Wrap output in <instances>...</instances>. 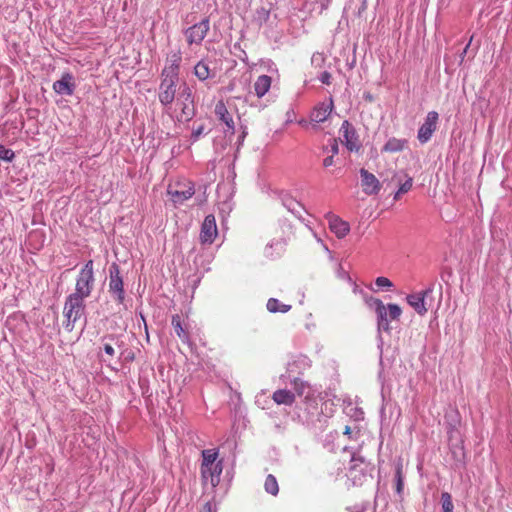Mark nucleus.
<instances>
[{
    "mask_svg": "<svg viewBox=\"0 0 512 512\" xmlns=\"http://www.w3.org/2000/svg\"><path fill=\"white\" fill-rule=\"evenodd\" d=\"M272 78L268 75L259 76L254 83V91L258 98H262L271 88Z\"/></svg>",
    "mask_w": 512,
    "mask_h": 512,
    "instance_id": "a211bd4d",
    "label": "nucleus"
},
{
    "mask_svg": "<svg viewBox=\"0 0 512 512\" xmlns=\"http://www.w3.org/2000/svg\"><path fill=\"white\" fill-rule=\"evenodd\" d=\"M345 434H350L351 433V429L349 426H346L345 427V431H344Z\"/></svg>",
    "mask_w": 512,
    "mask_h": 512,
    "instance_id": "37998d69",
    "label": "nucleus"
},
{
    "mask_svg": "<svg viewBox=\"0 0 512 512\" xmlns=\"http://www.w3.org/2000/svg\"><path fill=\"white\" fill-rule=\"evenodd\" d=\"M14 157V152L10 149H6L0 146V158L3 160L11 161Z\"/></svg>",
    "mask_w": 512,
    "mask_h": 512,
    "instance_id": "473e14b6",
    "label": "nucleus"
},
{
    "mask_svg": "<svg viewBox=\"0 0 512 512\" xmlns=\"http://www.w3.org/2000/svg\"><path fill=\"white\" fill-rule=\"evenodd\" d=\"M320 81L323 84L329 85L331 83V74L329 72H327V71H324L321 74Z\"/></svg>",
    "mask_w": 512,
    "mask_h": 512,
    "instance_id": "f704fd0d",
    "label": "nucleus"
},
{
    "mask_svg": "<svg viewBox=\"0 0 512 512\" xmlns=\"http://www.w3.org/2000/svg\"><path fill=\"white\" fill-rule=\"evenodd\" d=\"M405 176H406L405 182L400 184V186H399L400 193H404V194L409 192L413 186V178L407 174H405Z\"/></svg>",
    "mask_w": 512,
    "mask_h": 512,
    "instance_id": "7c9ffc66",
    "label": "nucleus"
},
{
    "mask_svg": "<svg viewBox=\"0 0 512 512\" xmlns=\"http://www.w3.org/2000/svg\"><path fill=\"white\" fill-rule=\"evenodd\" d=\"M94 281L93 261L89 260L79 272L76 279L75 291L72 295L82 299L89 297L94 287Z\"/></svg>",
    "mask_w": 512,
    "mask_h": 512,
    "instance_id": "20e7f679",
    "label": "nucleus"
},
{
    "mask_svg": "<svg viewBox=\"0 0 512 512\" xmlns=\"http://www.w3.org/2000/svg\"><path fill=\"white\" fill-rule=\"evenodd\" d=\"M205 127L204 125H199L192 131V139L194 141L198 140L199 137L204 133Z\"/></svg>",
    "mask_w": 512,
    "mask_h": 512,
    "instance_id": "72a5a7b5",
    "label": "nucleus"
},
{
    "mask_svg": "<svg viewBox=\"0 0 512 512\" xmlns=\"http://www.w3.org/2000/svg\"><path fill=\"white\" fill-rule=\"evenodd\" d=\"M317 59L323 60V58L321 57V55H319L318 57L313 56V58H312V62H314V61H315V60H317Z\"/></svg>",
    "mask_w": 512,
    "mask_h": 512,
    "instance_id": "c03bdc74",
    "label": "nucleus"
},
{
    "mask_svg": "<svg viewBox=\"0 0 512 512\" xmlns=\"http://www.w3.org/2000/svg\"><path fill=\"white\" fill-rule=\"evenodd\" d=\"M292 385L298 396L304 395V393L310 388L309 383L300 378H294Z\"/></svg>",
    "mask_w": 512,
    "mask_h": 512,
    "instance_id": "cd10ccee",
    "label": "nucleus"
},
{
    "mask_svg": "<svg viewBox=\"0 0 512 512\" xmlns=\"http://www.w3.org/2000/svg\"><path fill=\"white\" fill-rule=\"evenodd\" d=\"M104 351L107 355L113 357L114 354H115V351H114V348L112 347V345L110 344H105L104 345Z\"/></svg>",
    "mask_w": 512,
    "mask_h": 512,
    "instance_id": "e433bc0d",
    "label": "nucleus"
},
{
    "mask_svg": "<svg viewBox=\"0 0 512 512\" xmlns=\"http://www.w3.org/2000/svg\"><path fill=\"white\" fill-rule=\"evenodd\" d=\"M53 89L60 95H72L75 89L74 78L70 73H65L60 80L53 84Z\"/></svg>",
    "mask_w": 512,
    "mask_h": 512,
    "instance_id": "2eb2a0df",
    "label": "nucleus"
},
{
    "mask_svg": "<svg viewBox=\"0 0 512 512\" xmlns=\"http://www.w3.org/2000/svg\"><path fill=\"white\" fill-rule=\"evenodd\" d=\"M371 305L375 307L378 330L389 333L391 331L390 322L399 320L402 314L401 307L393 303L384 305L380 299H372Z\"/></svg>",
    "mask_w": 512,
    "mask_h": 512,
    "instance_id": "f03ea898",
    "label": "nucleus"
},
{
    "mask_svg": "<svg viewBox=\"0 0 512 512\" xmlns=\"http://www.w3.org/2000/svg\"><path fill=\"white\" fill-rule=\"evenodd\" d=\"M43 235L41 232L39 231H32L30 234H29V240L32 241L34 238H42Z\"/></svg>",
    "mask_w": 512,
    "mask_h": 512,
    "instance_id": "4c0bfd02",
    "label": "nucleus"
},
{
    "mask_svg": "<svg viewBox=\"0 0 512 512\" xmlns=\"http://www.w3.org/2000/svg\"><path fill=\"white\" fill-rule=\"evenodd\" d=\"M209 20L203 19L201 22L194 24L185 31L186 40L189 45L201 44L209 32Z\"/></svg>",
    "mask_w": 512,
    "mask_h": 512,
    "instance_id": "6e6552de",
    "label": "nucleus"
},
{
    "mask_svg": "<svg viewBox=\"0 0 512 512\" xmlns=\"http://www.w3.org/2000/svg\"><path fill=\"white\" fill-rule=\"evenodd\" d=\"M272 399L279 405H292L295 402V394L286 389H279L273 393Z\"/></svg>",
    "mask_w": 512,
    "mask_h": 512,
    "instance_id": "aec40b11",
    "label": "nucleus"
},
{
    "mask_svg": "<svg viewBox=\"0 0 512 512\" xmlns=\"http://www.w3.org/2000/svg\"><path fill=\"white\" fill-rule=\"evenodd\" d=\"M334 108L333 99L329 98L315 105L310 113V120L313 123H322L328 119Z\"/></svg>",
    "mask_w": 512,
    "mask_h": 512,
    "instance_id": "9b49d317",
    "label": "nucleus"
},
{
    "mask_svg": "<svg viewBox=\"0 0 512 512\" xmlns=\"http://www.w3.org/2000/svg\"><path fill=\"white\" fill-rule=\"evenodd\" d=\"M222 473V462L218 461L217 464L211 467L201 468V476L204 482H210L215 487L220 481V475Z\"/></svg>",
    "mask_w": 512,
    "mask_h": 512,
    "instance_id": "dca6fc26",
    "label": "nucleus"
},
{
    "mask_svg": "<svg viewBox=\"0 0 512 512\" xmlns=\"http://www.w3.org/2000/svg\"><path fill=\"white\" fill-rule=\"evenodd\" d=\"M182 56L180 51L169 54L160 75L158 99L164 107H170L176 98Z\"/></svg>",
    "mask_w": 512,
    "mask_h": 512,
    "instance_id": "f257e3e1",
    "label": "nucleus"
},
{
    "mask_svg": "<svg viewBox=\"0 0 512 512\" xmlns=\"http://www.w3.org/2000/svg\"><path fill=\"white\" fill-rule=\"evenodd\" d=\"M395 476H396V491H397L398 494H401L402 491H403V486H404L403 473H402V465L401 464L397 465Z\"/></svg>",
    "mask_w": 512,
    "mask_h": 512,
    "instance_id": "c756f323",
    "label": "nucleus"
},
{
    "mask_svg": "<svg viewBox=\"0 0 512 512\" xmlns=\"http://www.w3.org/2000/svg\"><path fill=\"white\" fill-rule=\"evenodd\" d=\"M264 488H265V491L269 494H271L272 496H277L278 493H279V485H278V481L277 479L275 478L274 475L272 474H269L266 479H265V482H264Z\"/></svg>",
    "mask_w": 512,
    "mask_h": 512,
    "instance_id": "393cba45",
    "label": "nucleus"
},
{
    "mask_svg": "<svg viewBox=\"0 0 512 512\" xmlns=\"http://www.w3.org/2000/svg\"><path fill=\"white\" fill-rule=\"evenodd\" d=\"M214 113L217 119L225 124V132L233 135L235 132V123L231 113L228 111L226 104L222 100L216 103Z\"/></svg>",
    "mask_w": 512,
    "mask_h": 512,
    "instance_id": "f8f14e48",
    "label": "nucleus"
},
{
    "mask_svg": "<svg viewBox=\"0 0 512 512\" xmlns=\"http://www.w3.org/2000/svg\"><path fill=\"white\" fill-rule=\"evenodd\" d=\"M194 74L200 81L208 79L210 76L208 64L204 61H199L194 67Z\"/></svg>",
    "mask_w": 512,
    "mask_h": 512,
    "instance_id": "a878e982",
    "label": "nucleus"
},
{
    "mask_svg": "<svg viewBox=\"0 0 512 512\" xmlns=\"http://www.w3.org/2000/svg\"><path fill=\"white\" fill-rule=\"evenodd\" d=\"M375 284L379 288H387V289H390L393 286V283L388 278L383 277V276L377 277L375 280Z\"/></svg>",
    "mask_w": 512,
    "mask_h": 512,
    "instance_id": "2f4dec72",
    "label": "nucleus"
},
{
    "mask_svg": "<svg viewBox=\"0 0 512 512\" xmlns=\"http://www.w3.org/2000/svg\"><path fill=\"white\" fill-rule=\"evenodd\" d=\"M218 235V229L214 215H207L201 225L200 242L201 244H212Z\"/></svg>",
    "mask_w": 512,
    "mask_h": 512,
    "instance_id": "1a4fd4ad",
    "label": "nucleus"
},
{
    "mask_svg": "<svg viewBox=\"0 0 512 512\" xmlns=\"http://www.w3.org/2000/svg\"><path fill=\"white\" fill-rule=\"evenodd\" d=\"M167 193L175 205H181L194 195L195 188L190 181H177L168 186Z\"/></svg>",
    "mask_w": 512,
    "mask_h": 512,
    "instance_id": "423d86ee",
    "label": "nucleus"
},
{
    "mask_svg": "<svg viewBox=\"0 0 512 512\" xmlns=\"http://www.w3.org/2000/svg\"><path fill=\"white\" fill-rule=\"evenodd\" d=\"M363 464H364V459L362 457L356 456V455L352 456L351 462H350V467H349V473L353 479L357 478L356 472L359 471L360 473L363 474V469L361 468V466Z\"/></svg>",
    "mask_w": 512,
    "mask_h": 512,
    "instance_id": "bb28decb",
    "label": "nucleus"
},
{
    "mask_svg": "<svg viewBox=\"0 0 512 512\" xmlns=\"http://www.w3.org/2000/svg\"><path fill=\"white\" fill-rule=\"evenodd\" d=\"M85 310L84 299L70 294L65 301L63 315L66 319L64 327L67 331H72L74 324L81 318Z\"/></svg>",
    "mask_w": 512,
    "mask_h": 512,
    "instance_id": "39448f33",
    "label": "nucleus"
},
{
    "mask_svg": "<svg viewBox=\"0 0 512 512\" xmlns=\"http://www.w3.org/2000/svg\"><path fill=\"white\" fill-rule=\"evenodd\" d=\"M203 461L201 464V468L211 467L212 465L217 464L216 460L218 457V452L214 449H206L202 451Z\"/></svg>",
    "mask_w": 512,
    "mask_h": 512,
    "instance_id": "b1692460",
    "label": "nucleus"
},
{
    "mask_svg": "<svg viewBox=\"0 0 512 512\" xmlns=\"http://www.w3.org/2000/svg\"><path fill=\"white\" fill-rule=\"evenodd\" d=\"M439 115L436 111L428 112L424 123L420 126L417 134L419 142H428L437 129Z\"/></svg>",
    "mask_w": 512,
    "mask_h": 512,
    "instance_id": "0eeeda50",
    "label": "nucleus"
},
{
    "mask_svg": "<svg viewBox=\"0 0 512 512\" xmlns=\"http://www.w3.org/2000/svg\"><path fill=\"white\" fill-rule=\"evenodd\" d=\"M172 326L174 328V331L176 333V335L183 341V342H187L188 341V333L186 332V330L183 328L182 326V323H181V317L176 314V315H173L172 316Z\"/></svg>",
    "mask_w": 512,
    "mask_h": 512,
    "instance_id": "412c9836",
    "label": "nucleus"
},
{
    "mask_svg": "<svg viewBox=\"0 0 512 512\" xmlns=\"http://www.w3.org/2000/svg\"><path fill=\"white\" fill-rule=\"evenodd\" d=\"M267 309L271 313H286L291 309V305L282 304L280 301L276 298H270L267 301Z\"/></svg>",
    "mask_w": 512,
    "mask_h": 512,
    "instance_id": "5701e85b",
    "label": "nucleus"
},
{
    "mask_svg": "<svg viewBox=\"0 0 512 512\" xmlns=\"http://www.w3.org/2000/svg\"><path fill=\"white\" fill-rule=\"evenodd\" d=\"M331 152H332V155H336L338 153V144L336 142V140H332V144H331Z\"/></svg>",
    "mask_w": 512,
    "mask_h": 512,
    "instance_id": "58836bf2",
    "label": "nucleus"
},
{
    "mask_svg": "<svg viewBox=\"0 0 512 512\" xmlns=\"http://www.w3.org/2000/svg\"><path fill=\"white\" fill-rule=\"evenodd\" d=\"M441 503L444 512H453L454 505L452 502V497L448 492H443L441 494Z\"/></svg>",
    "mask_w": 512,
    "mask_h": 512,
    "instance_id": "c85d7f7f",
    "label": "nucleus"
},
{
    "mask_svg": "<svg viewBox=\"0 0 512 512\" xmlns=\"http://www.w3.org/2000/svg\"><path fill=\"white\" fill-rule=\"evenodd\" d=\"M330 3L331 0H321V5L323 9H327Z\"/></svg>",
    "mask_w": 512,
    "mask_h": 512,
    "instance_id": "ea45409f",
    "label": "nucleus"
},
{
    "mask_svg": "<svg viewBox=\"0 0 512 512\" xmlns=\"http://www.w3.org/2000/svg\"><path fill=\"white\" fill-rule=\"evenodd\" d=\"M360 176L362 190L366 195H377L380 192L382 184L373 173L362 168Z\"/></svg>",
    "mask_w": 512,
    "mask_h": 512,
    "instance_id": "9d476101",
    "label": "nucleus"
},
{
    "mask_svg": "<svg viewBox=\"0 0 512 512\" xmlns=\"http://www.w3.org/2000/svg\"><path fill=\"white\" fill-rule=\"evenodd\" d=\"M408 141L406 139H399L392 137L388 139L382 148V152L385 153H397L403 151L407 147Z\"/></svg>",
    "mask_w": 512,
    "mask_h": 512,
    "instance_id": "6ab92c4d",
    "label": "nucleus"
},
{
    "mask_svg": "<svg viewBox=\"0 0 512 512\" xmlns=\"http://www.w3.org/2000/svg\"><path fill=\"white\" fill-rule=\"evenodd\" d=\"M176 119L179 122L190 121L195 115V103L192 89L184 83L179 87V93L176 98Z\"/></svg>",
    "mask_w": 512,
    "mask_h": 512,
    "instance_id": "7ed1b4c3",
    "label": "nucleus"
},
{
    "mask_svg": "<svg viewBox=\"0 0 512 512\" xmlns=\"http://www.w3.org/2000/svg\"><path fill=\"white\" fill-rule=\"evenodd\" d=\"M334 164V156L329 155L323 160V166L324 167H330Z\"/></svg>",
    "mask_w": 512,
    "mask_h": 512,
    "instance_id": "c9c22d12",
    "label": "nucleus"
},
{
    "mask_svg": "<svg viewBox=\"0 0 512 512\" xmlns=\"http://www.w3.org/2000/svg\"><path fill=\"white\" fill-rule=\"evenodd\" d=\"M328 224H329L330 230L338 238L345 237L349 233V231H350L349 224L346 221H344L341 218H339L338 216H336V215H329L328 216Z\"/></svg>",
    "mask_w": 512,
    "mask_h": 512,
    "instance_id": "f3484780",
    "label": "nucleus"
},
{
    "mask_svg": "<svg viewBox=\"0 0 512 512\" xmlns=\"http://www.w3.org/2000/svg\"><path fill=\"white\" fill-rule=\"evenodd\" d=\"M204 508H205L208 512H210V511H211V503H210V502H207V503L205 504Z\"/></svg>",
    "mask_w": 512,
    "mask_h": 512,
    "instance_id": "79ce46f5",
    "label": "nucleus"
},
{
    "mask_svg": "<svg viewBox=\"0 0 512 512\" xmlns=\"http://www.w3.org/2000/svg\"><path fill=\"white\" fill-rule=\"evenodd\" d=\"M404 193H400V189L397 190V192L394 194V200L397 201L401 198V195Z\"/></svg>",
    "mask_w": 512,
    "mask_h": 512,
    "instance_id": "a19ab883",
    "label": "nucleus"
},
{
    "mask_svg": "<svg viewBox=\"0 0 512 512\" xmlns=\"http://www.w3.org/2000/svg\"><path fill=\"white\" fill-rule=\"evenodd\" d=\"M109 290L116 294L117 300L121 303L124 300L123 280L120 276L119 267L113 264L110 267Z\"/></svg>",
    "mask_w": 512,
    "mask_h": 512,
    "instance_id": "ddd939ff",
    "label": "nucleus"
},
{
    "mask_svg": "<svg viewBox=\"0 0 512 512\" xmlns=\"http://www.w3.org/2000/svg\"><path fill=\"white\" fill-rule=\"evenodd\" d=\"M431 292L430 289L407 296L408 304L419 314L424 315L428 309L425 304V297Z\"/></svg>",
    "mask_w": 512,
    "mask_h": 512,
    "instance_id": "4468645a",
    "label": "nucleus"
},
{
    "mask_svg": "<svg viewBox=\"0 0 512 512\" xmlns=\"http://www.w3.org/2000/svg\"><path fill=\"white\" fill-rule=\"evenodd\" d=\"M348 126H349V123L347 121H345L343 123V128L346 127V129L344 131V135H343L344 139H345V145H346L347 149L350 151L358 150L359 146L356 142V138L354 137V132L349 131Z\"/></svg>",
    "mask_w": 512,
    "mask_h": 512,
    "instance_id": "4be33fe9",
    "label": "nucleus"
}]
</instances>
